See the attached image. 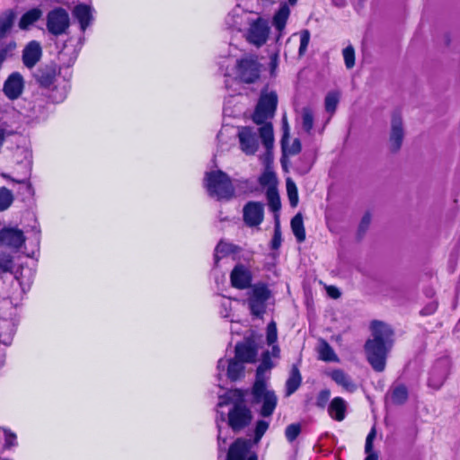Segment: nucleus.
Wrapping results in <instances>:
<instances>
[{
	"mask_svg": "<svg viewBox=\"0 0 460 460\" xmlns=\"http://www.w3.org/2000/svg\"><path fill=\"white\" fill-rule=\"evenodd\" d=\"M205 186L210 197L217 200H229L234 196V188L229 176L222 172H209L206 173Z\"/></svg>",
	"mask_w": 460,
	"mask_h": 460,
	"instance_id": "nucleus-6",
	"label": "nucleus"
},
{
	"mask_svg": "<svg viewBox=\"0 0 460 460\" xmlns=\"http://www.w3.org/2000/svg\"><path fill=\"white\" fill-rule=\"evenodd\" d=\"M329 376L347 392L353 393L357 389V385L353 382L351 376L341 369L332 370L329 373Z\"/></svg>",
	"mask_w": 460,
	"mask_h": 460,
	"instance_id": "nucleus-22",
	"label": "nucleus"
},
{
	"mask_svg": "<svg viewBox=\"0 0 460 460\" xmlns=\"http://www.w3.org/2000/svg\"><path fill=\"white\" fill-rule=\"evenodd\" d=\"M302 127L304 130L309 134L314 127L313 111L308 107H305L302 110Z\"/></svg>",
	"mask_w": 460,
	"mask_h": 460,
	"instance_id": "nucleus-38",
	"label": "nucleus"
},
{
	"mask_svg": "<svg viewBox=\"0 0 460 460\" xmlns=\"http://www.w3.org/2000/svg\"><path fill=\"white\" fill-rule=\"evenodd\" d=\"M248 393V391L243 392L239 389L231 390L225 397H220L217 403V407H223L227 403L233 404L227 414V423L235 433L244 429L252 420V412L244 404V398Z\"/></svg>",
	"mask_w": 460,
	"mask_h": 460,
	"instance_id": "nucleus-3",
	"label": "nucleus"
},
{
	"mask_svg": "<svg viewBox=\"0 0 460 460\" xmlns=\"http://www.w3.org/2000/svg\"><path fill=\"white\" fill-rule=\"evenodd\" d=\"M403 138L404 128L402 117L398 113H394L389 136L390 150L394 153L398 152L402 145Z\"/></svg>",
	"mask_w": 460,
	"mask_h": 460,
	"instance_id": "nucleus-15",
	"label": "nucleus"
},
{
	"mask_svg": "<svg viewBox=\"0 0 460 460\" xmlns=\"http://www.w3.org/2000/svg\"><path fill=\"white\" fill-rule=\"evenodd\" d=\"M309 41H310L309 31L308 30L302 31L301 34H300V46H299V49H298L299 56H303L305 53L307 47L309 45Z\"/></svg>",
	"mask_w": 460,
	"mask_h": 460,
	"instance_id": "nucleus-48",
	"label": "nucleus"
},
{
	"mask_svg": "<svg viewBox=\"0 0 460 460\" xmlns=\"http://www.w3.org/2000/svg\"><path fill=\"white\" fill-rule=\"evenodd\" d=\"M13 267V257L11 254L0 252V277L4 273H12Z\"/></svg>",
	"mask_w": 460,
	"mask_h": 460,
	"instance_id": "nucleus-36",
	"label": "nucleus"
},
{
	"mask_svg": "<svg viewBox=\"0 0 460 460\" xmlns=\"http://www.w3.org/2000/svg\"><path fill=\"white\" fill-rule=\"evenodd\" d=\"M43 14V12L41 9L35 7L32 9H30L26 13L22 14L19 21V28L21 30H28L30 26L34 24L37 21H39Z\"/></svg>",
	"mask_w": 460,
	"mask_h": 460,
	"instance_id": "nucleus-24",
	"label": "nucleus"
},
{
	"mask_svg": "<svg viewBox=\"0 0 460 460\" xmlns=\"http://www.w3.org/2000/svg\"><path fill=\"white\" fill-rule=\"evenodd\" d=\"M218 413H219V417H217L216 422H217V426L218 429V436H217L218 447H219V448H221V442L226 443V438H222L220 422H224L226 420V417H225L224 412H218Z\"/></svg>",
	"mask_w": 460,
	"mask_h": 460,
	"instance_id": "nucleus-51",
	"label": "nucleus"
},
{
	"mask_svg": "<svg viewBox=\"0 0 460 460\" xmlns=\"http://www.w3.org/2000/svg\"><path fill=\"white\" fill-rule=\"evenodd\" d=\"M60 67L55 63L45 64L39 66L33 74V77L41 88L49 89L54 85Z\"/></svg>",
	"mask_w": 460,
	"mask_h": 460,
	"instance_id": "nucleus-11",
	"label": "nucleus"
},
{
	"mask_svg": "<svg viewBox=\"0 0 460 460\" xmlns=\"http://www.w3.org/2000/svg\"><path fill=\"white\" fill-rule=\"evenodd\" d=\"M330 397L331 391L329 389L321 390L317 394L315 405L320 409H324L330 400Z\"/></svg>",
	"mask_w": 460,
	"mask_h": 460,
	"instance_id": "nucleus-46",
	"label": "nucleus"
},
{
	"mask_svg": "<svg viewBox=\"0 0 460 460\" xmlns=\"http://www.w3.org/2000/svg\"><path fill=\"white\" fill-rule=\"evenodd\" d=\"M259 183L265 187H276V174L270 168H266V170L262 172V174L259 178Z\"/></svg>",
	"mask_w": 460,
	"mask_h": 460,
	"instance_id": "nucleus-42",
	"label": "nucleus"
},
{
	"mask_svg": "<svg viewBox=\"0 0 460 460\" xmlns=\"http://www.w3.org/2000/svg\"><path fill=\"white\" fill-rule=\"evenodd\" d=\"M277 65H278V56L275 54L270 57L271 70H274L277 67Z\"/></svg>",
	"mask_w": 460,
	"mask_h": 460,
	"instance_id": "nucleus-60",
	"label": "nucleus"
},
{
	"mask_svg": "<svg viewBox=\"0 0 460 460\" xmlns=\"http://www.w3.org/2000/svg\"><path fill=\"white\" fill-rule=\"evenodd\" d=\"M250 403L255 407L261 405L259 413L261 417H270L278 404V397L274 391L267 388L266 381L255 380L250 391Z\"/></svg>",
	"mask_w": 460,
	"mask_h": 460,
	"instance_id": "nucleus-5",
	"label": "nucleus"
},
{
	"mask_svg": "<svg viewBox=\"0 0 460 460\" xmlns=\"http://www.w3.org/2000/svg\"><path fill=\"white\" fill-rule=\"evenodd\" d=\"M339 102V93L335 92L328 93L324 99V106L327 112L333 114Z\"/></svg>",
	"mask_w": 460,
	"mask_h": 460,
	"instance_id": "nucleus-41",
	"label": "nucleus"
},
{
	"mask_svg": "<svg viewBox=\"0 0 460 460\" xmlns=\"http://www.w3.org/2000/svg\"><path fill=\"white\" fill-rule=\"evenodd\" d=\"M286 187L290 206L295 208L298 204V193L296 185L291 179H288Z\"/></svg>",
	"mask_w": 460,
	"mask_h": 460,
	"instance_id": "nucleus-39",
	"label": "nucleus"
},
{
	"mask_svg": "<svg viewBox=\"0 0 460 460\" xmlns=\"http://www.w3.org/2000/svg\"><path fill=\"white\" fill-rule=\"evenodd\" d=\"M15 156L17 158L22 156L25 161H31V154L25 148H17L15 151Z\"/></svg>",
	"mask_w": 460,
	"mask_h": 460,
	"instance_id": "nucleus-54",
	"label": "nucleus"
},
{
	"mask_svg": "<svg viewBox=\"0 0 460 460\" xmlns=\"http://www.w3.org/2000/svg\"><path fill=\"white\" fill-rule=\"evenodd\" d=\"M13 202V195L5 187L0 188V212L6 210Z\"/></svg>",
	"mask_w": 460,
	"mask_h": 460,
	"instance_id": "nucleus-37",
	"label": "nucleus"
},
{
	"mask_svg": "<svg viewBox=\"0 0 460 460\" xmlns=\"http://www.w3.org/2000/svg\"><path fill=\"white\" fill-rule=\"evenodd\" d=\"M47 30L54 36L66 33L70 26L69 14L62 7H56L47 14Z\"/></svg>",
	"mask_w": 460,
	"mask_h": 460,
	"instance_id": "nucleus-8",
	"label": "nucleus"
},
{
	"mask_svg": "<svg viewBox=\"0 0 460 460\" xmlns=\"http://www.w3.org/2000/svg\"><path fill=\"white\" fill-rule=\"evenodd\" d=\"M282 242L281 237V230H280V223L279 217H275V225H274V234L271 240V249L277 250L280 247Z\"/></svg>",
	"mask_w": 460,
	"mask_h": 460,
	"instance_id": "nucleus-43",
	"label": "nucleus"
},
{
	"mask_svg": "<svg viewBox=\"0 0 460 460\" xmlns=\"http://www.w3.org/2000/svg\"><path fill=\"white\" fill-rule=\"evenodd\" d=\"M2 244L18 250L25 243V236L22 230L16 228H4L0 231Z\"/></svg>",
	"mask_w": 460,
	"mask_h": 460,
	"instance_id": "nucleus-17",
	"label": "nucleus"
},
{
	"mask_svg": "<svg viewBox=\"0 0 460 460\" xmlns=\"http://www.w3.org/2000/svg\"><path fill=\"white\" fill-rule=\"evenodd\" d=\"M279 353H280L279 347L274 343L272 345V351H271L272 356L275 357V358H279Z\"/></svg>",
	"mask_w": 460,
	"mask_h": 460,
	"instance_id": "nucleus-61",
	"label": "nucleus"
},
{
	"mask_svg": "<svg viewBox=\"0 0 460 460\" xmlns=\"http://www.w3.org/2000/svg\"><path fill=\"white\" fill-rule=\"evenodd\" d=\"M348 402L341 397H334L329 406L328 413L336 421H342L346 418Z\"/></svg>",
	"mask_w": 460,
	"mask_h": 460,
	"instance_id": "nucleus-21",
	"label": "nucleus"
},
{
	"mask_svg": "<svg viewBox=\"0 0 460 460\" xmlns=\"http://www.w3.org/2000/svg\"><path fill=\"white\" fill-rule=\"evenodd\" d=\"M278 339L277 325L275 322H270L267 326L266 340L268 345H273Z\"/></svg>",
	"mask_w": 460,
	"mask_h": 460,
	"instance_id": "nucleus-47",
	"label": "nucleus"
},
{
	"mask_svg": "<svg viewBox=\"0 0 460 460\" xmlns=\"http://www.w3.org/2000/svg\"><path fill=\"white\" fill-rule=\"evenodd\" d=\"M343 58L347 68H352L355 65V50L352 46H348L343 49Z\"/></svg>",
	"mask_w": 460,
	"mask_h": 460,
	"instance_id": "nucleus-45",
	"label": "nucleus"
},
{
	"mask_svg": "<svg viewBox=\"0 0 460 460\" xmlns=\"http://www.w3.org/2000/svg\"><path fill=\"white\" fill-rule=\"evenodd\" d=\"M450 363L446 358L436 361L429 373L428 380L429 386L439 389L446 381L449 372Z\"/></svg>",
	"mask_w": 460,
	"mask_h": 460,
	"instance_id": "nucleus-13",
	"label": "nucleus"
},
{
	"mask_svg": "<svg viewBox=\"0 0 460 460\" xmlns=\"http://www.w3.org/2000/svg\"><path fill=\"white\" fill-rule=\"evenodd\" d=\"M269 426V421L259 420L255 425L253 440L237 438L229 447L227 460H257V454L252 451V447L261 441Z\"/></svg>",
	"mask_w": 460,
	"mask_h": 460,
	"instance_id": "nucleus-4",
	"label": "nucleus"
},
{
	"mask_svg": "<svg viewBox=\"0 0 460 460\" xmlns=\"http://www.w3.org/2000/svg\"><path fill=\"white\" fill-rule=\"evenodd\" d=\"M376 438V429L373 428L366 438L365 452H370L373 450V441Z\"/></svg>",
	"mask_w": 460,
	"mask_h": 460,
	"instance_id": "nucleus-53",
	"label": "nucleus"
},
{
	"mask_svg": "<svg viewBox=\"0 0 460 460\" xmlns=\"http://www.w3.org/2000/svg\"><path fill=\"white\" fill-rule=\"evenodd\" d=\"M290 10L287 4H282L273 16V25L279 31H282L289 17Z\"/></svg>",
	"mask_w": 460,
	"mask_h": 460,
	"instance_id": "nucleus-27",
	"label": "nucleus"
},
{
	"mask_svg": "<svg viewBox=\"0 0 460 460\" xmlns=\"http://www.w3.org/2000/svg\"><path fill=\"white\" fill-rule=\"evenodd\" d=\"M73 15L80 23L81 30L84 31L93 19L91 7L86 4H77L73 10Z\"/></svg>",
	"mask_w": 460,
	"mask_h": 460,
	"instance_id": "nucleus-23",
	"label": "nucleus"
},
{
	"mask_svg": "<svg viewBox=\"0 0 460 460\" xmlns=\"http://www.w3.org/2000/svg\"><path fill=\"white\" fill-rule=\"evenodd\" d=\"M272 367L273 364L270 359V353L267 350L262 354L261 362L257 367L255 380L266 381L264 374Z\"/></svg>",
	"mask_w": 460,
	"mask_h": 460,
	"instance_id": "nucleus-33",
	"label": "nucleus"
},
{
	"mask_svg": "<svg viewBox=\"0 0 460 460\" xmlns=\"http://www.w3.org/2000/svg\"><path fill=\"white\" fill-rule=\"evenodd\" d=\"M288 1L289 4H291V5H295L297 2V0H288Z\"/></svg>",
	"mask_w": 460,
	"mask_h": 460,
	"instance_id": "nucleus-63",
	"label": "nucleus"
},
{
	"mask_svg": "<svg viewBox=\"0 0 460 460\" xmlns=\"http://www.w3.org/2000/svg\"><path fill=\"white\" fill-rule=\"evenodd\" d=\"M391 401L394 404L402 405L408 400V389L404 385H396L391 388Z\"/></svg>",
	"mask_w": 460,
	"mask_h": 460,
	"instance_id": "nucleus-29",
	"label": "nucleus"
},
{
	"mask_svg": "<svg viewBox=\"0 0 460 460\" xmlns=\"http://www.w3.org/2000/svg\"><path fill=\"white\" fill-rule=\"evenodd\" d=\"M327 293L332 298H339L341 296L340 290L337 288L332 287V286H331L327 288Z\"/></svg>",
	"mask_w": 460,
	"mask_h": 460,
	"instance_id": "nucleus-55",
	"label": "nucleus"
},
{
	"mask_svg": "<svg viewBox=\"0 0 460 460\" xmlns=\"http://www.w3.org/2000/svg\"><path fill=\"white\" fill-rule=\"evenodd\" d=\"M302 377L299 369L296 367H293L290 372L289 377L286 382V394L287 396L294 394L300 386Z\"/></svg>",
	"mask_w": 460,
	"mask_h": 460,
	"instance_id": "nucleus-26",
	"label": "nucleus"
},
{
	"mask_svg": "<svg viewBox=\"0 0 460 460\" xmlns=\"http://www.w3.org/2000/svg\"><path fill=\"white\" fill-rule=\"evenodd\" d=\"M236 251L237 247L235 245L220 241L215 249V264L217 265L221 257L234 253Z\"/></svg>",
	"mask_w": 460,
	"mask_h": 460,
	"instance_id": "nucleus-32",
	"label": "nucleus"
},
{
	"mask_svg": "<svg viewBox=\"0 0 460 460\" xmlns=\"http://www.w3.org/2000/svg\"><path fill=\"white\" fill-rule=\"evenodd\" d=\"M270 294V290L264 283H257L251 287L247 301L252 314L259 317L265 313L266 302Z\"/></svg>",
	"mask_w": 460,
	"mask_h": 460,
	"instance_id": "nucleus-7",
	"label": "nucleus"
},
{
	"mask_svg": "<svg viewBox=\"0 0 460 460\" xmlns=\"http://www.w3.org/2000/svg\"><path fill=\"white\" fill-rule=\"evenodd\" d=\"M288 137V133L285 132L281 140L283 153L285 155H295L301 151V142L298 138L293 140L292 144L288 146H286V139Z\"/></svg>",
	"mask_w": 460,
	"mask_h": 460,
	"instance_id": "nucleus-35",
	"label": "nucleus"
},
{
	"mask_svg": "<svg viewBox=\"0 0 460 460\" xmlns=\"http://www.w3.org/2000/svg\"><path fill=\"white\" fill-rule=\"evenodd\" d=\"M234 14H229L226 19V22L232 27H238L240 23L236 20H234Z\"/></svg>",
	"mask_w": 460,
	"mask_h": 460,
	"instance_id": "nucleus-56",
	"label": "nucleus"
},
{
	"mask_svg": "<svg viewBox=\"0 0 460 460\" xmlns=\"http://www.w3.org/2000/svg\"><path fill=\"white\" fill-rule=\"evenodd\" d=\"M76 58L77 55L74 49L69 51L64 48L58 53V60L67 67L71 66L75 63Z\"/></svg>",
	"mask_w": 460,
	"mask_h": 460,
	"instance_id": "nucleus-40",
	"label": "nucleus"
},
{
	"mask_svg": "<svg viewBox=\"0 0 460 460\" xmlns=\"http://www.w3.org/2000/svg\"><path fill=\"white\" fill-rule=\"evenodd\" d=\"M277 105L278 96L275 92L262 93L252 115V120L256 124L261 125L259 128L260 137L266 149L267 156L270 154L274 145L273 127L267 120L274 117Z\"/></svg>",
	"mask_w": 460,
	"mask_h": 460,
	"instance_id": "nucleus-2",
	"label": "nucleus"
},
{
	"mask_svg": "<svg viewBox=\"0 0 460 460\" xmlns=\"http://www.w3.org/2000/svg\"><path fill=\"white\" fill-rule=\"evenodd\" d=\"M435 310H436V305H429L428 307L424 308V309L421 311V314H432Z\"/></svg>",
	"mask_w": 460,
	"mask_h": 460,
	"instance_id": "nucleus-59",
	"label": "nucleus"
},
{
	"mask_svg": "<svg viewBox=\"0 0 460 460\" xmlns=\"http://www.w3.org/2000/svg\"><path fill=\"white\" fill-rule=\"evenodd\" d=\"M270 25L267 20L259 17L250 22L246 32V40L257 48L263 46L269 38Z\"/></svg>",
	"mask_w": 460,
	"mask_h": 460,
	"instance_id": "nucleus-10",
	"label": "nucleus"
},
{
	"mask_svg": "<svg viewBox=\"0 0 460 460\" xmlns=\"http://www.w3.org/2000/svg\"><path fill=\"white\" fill-rule=\"evenodd\" d=\"M42 49L40 42L36 40L30 41L22 51V62L28 68H32L40 60Z\"/></svg>",
	"mask_w": 460,
	"mask_h": 460,
	"instance_id": "nucleus-18",
	"label": "nucleus"
},
{
	"mask_svg": "<svg viewBox=\"0 0 460 460\" xmlns=\"http://www.w3.org/2000/svg\"><path fill=\"white\" fill-rule=\"evenodd\" d=\"M243 222L250 227L258 226L264 218V205L259 201H249L243 208Z\"/></svg>",
	"mask_w": 460,
	"mask_h": 460,
	"instance_id": "nucleus-14",
	"label": "nucleus"
},
{
	"mask_svg": "<svg viewBox=\"0 0 460 460\" xmlns=\"http://www.w3.org/2000/svg\"><path fill=\"white\" fill-rule=\"evenodd\" d=\"M337 5H343L344 2L341 1V3H335Z\"/></svg>",
	"mask_w": 460,
	"mask_h": 460,
	"instance_id": "nucleus-64",
	"label": "nucleus"
},
{
	"mask_svg": "<svg viewBox=\"0 0 460 460\" xmlns=\"http://www.w3.org/2000/svg\"><path fill=\"white\" fill-rule=\"evenodd\" d=\"M319 358L320 359L326 362H336L339 360L337 355L335 354L333 349L331 345L324 340H321L319 343Z\"/></svg>",
	"mask_w": 460,
	"mask_h": 460,
	"instance_id": "nucleus-30",
	"label": "nucleus"
},
{
	"mask_svg": "<svg viewBox=\"0 0 460 460\" xmlns=\"http://www.w3.org/2000/svg\"><path fill=\"white\" fill-rule=\"evenodd\" d=\"M370 222H371V216L369 213H366L360 223H359V226H358V234H364L367 230L368 229V226L370 225Z\"/></svg>",
	"mask_w": 460,
	"mask_h": 460,
	"instance_id": "nucleus-50",
	"label": "nucleus"
},
{
	"mask_svg": "<svg viewBox=\"0 0 460 460\" xmlns=\"http://www.w3.org/2000/svg\"><path fill=\"white\" fill-rule=\"evenodd\" d=\"M266 197L270 210L278 212L281 208V202L277 188L269 187L266 191Z\"/></svg>",
	"mask_w": 460,
	"mask_h": 460,
	"instance_id": "nucleus-34",
	"label": "nucleus"
},
{
	"mask_svg": "<svg viewBox=\"0 0 460 460\" xmlns=\"http://www.w3.org/2000/svg\"><path fill=\"white\" fill-rule=\"evenodd\" d=\"M259 128L255 130L251 127H243L238 131L240 147L246 155H253L259 147Z\"/></svg>",
	"mask_w": 460,
	"mask_h": 460,
	"instance_id": "nucleus-12",
	"label": "nucleus"
},
{
	"mask_svg": "<svg viewBox=\"0 0 460 460\" xmlns=\"http://www.w3.org/2000/svg\"><path fill=\"white\" fill-rule=\"evenodd\" d=\"M301 426L299 423L288 425L285 430V436L289 442H293L300 434Z\"/></svg>",
	"mask_w": 460,
	"mask_h": 460,
	"instance_id": "nucleus-44",
	"label": "nucleus"
},
{
	"mask_svg": "<svg viewBox=\"0 0 460 460\" xmlns=\"http://www.w3.org/2000/svg\"><path fill=\"white\" fill-rule=\"evenodd\" d=\"M231 284L238 289H245L251 286V271L243 264H237L230 274Z\"/></svg>",
	"mask_w": 460,
	"mask_h": 460,
	"instance_id": "nucleus-16",
	"label": "nucleus"
},
{
	"mask_svg": "<svg viewBox=\"0 0 460 460\" xmlns=\"http://www.w3.org/2000/svg\"><path fill=\"white\" fill-rule=\"evenodd\" d=\"M228 361L229 360H225L224 358H220L217 362V368L219 371L221 370H224L226 366L228 367Z\"/></svg>",
	"mask_w": 460,
	"mask_h": 460,
	"instance_id": "nucleus-58",
	"label": "nucleus"
},
{
	"mask_svg": "<svg viewBox=\"0 0 460 460\" xmlns=\"http://www.w3.org/2000/svg\"><path fill=\"white\" fill-rule=\"evenodd\" d=\"M367 454V456L365 460H378V455L374 450H371L370 452H365Z\"/></svg>",
	"mask_w": 460,
	"mask_h": 460,
	"instance_id": "nucleus-57",
	"label": "nucleus"
},
{
	"mask_svg": "<svg viewBox=\"0 0 460 460\" xmlns=\"http://www.w3.org/2000/svg\"><path fill=\"white\" fill-rule=\"evenodd\" d=\"M23 90V79L19 73H13L4 84V93L10 100L20 97Z\"/></svg>",
	"mask_w": 460,
	"mask_h": 460,
	"instance_id": "nucleus-19",
	"label": "nucleus"
},
{
	"mask_svg": "<svg viewBox=\"0 0 460 460\" xmlns=\"http://www.w3.org/2000/svg\"><path fill=\"white\" fill-rule=\"evenodd\" d=\"M261 67L256 57H246L237 60L236 74L243 83L253 84L260 78Z\"/></svg>",
	"mask_w": 460,
	"mask_h": 460,
	"instance_id": "nucleus-9",
	"label": "nucleus"
},
{
	"mask_svg": "<svg viewBox=\"0 0 460 460\" xmlns=\"http://www.w3.org/2000/svg\"><path fill=\"white\" fill-rule=\"evenodd\" d=\"M257 357L256 347L250 342L237 343L235 346V358L243 363H252Z\"/></svg>",
	"mask_w": 460,
	"mask_h": 460,
	"instance_id": "nucleus-20",
	"label": "nucleus"
},
{
	"mask_svg": "<svg viewBox=\"0 0 460 460\" xmlns=\"http://www.w3.org/2000/svg\"><path fill=\"white\" fill-rule=\"evenodd\" d=\"M372 338L364 346L366 358L376 372H383L389 351L393 347L394 332L389 325L380 321L371 323Z\"/></svg>",
	"mask_w": 460,
	"mask_h": 460,
	"instance_id": "nucleus-1",
	"label": "nucleus"
},
{
	"mask_svg": "<svg viewBox=\"0 0 460 460\" xmlns=\"http://www.w3.org/2000/svg\"><path fill=\"white\" fill-rule=\"evenodd\" d=\"M290 226H291L292 232L296 238V241L298 243L304 242L305 239V230L303 217H302L301 213H297L291 219Z\"/></svg>",
	"mask_w": 460,
	"mask_h": 460,
	"instance_id": "nucleus-28",
	"label": "nucleus"
},
{
	"mask_svg": "<svg viewBox=\"0 0 460 460\" xmlns=\"http://www.w3.org/2000/svg\"><path fill=\"white\" fill-rule=\"evenodd\" d=\"M2 176H3L4 178H5V179H8V180L12 181H14V182H17V183H20V184H24V185H25V189H26L27 192H28V193H30V194H31V193H32V191H33V190H32V186H31V182H30L28 180H26V179H24V180H15V179H13V178H11V177H10L8 174H6V173H3V174H2Z\"/></svg>",
	"mask_w": 460,
	"mask_h": 460,
	"instance_id": "nucleus-52",
	"label": "nucleus"
},
{
	"mask_svg": "<svg viewBox=\"0 0 460 460\" xmlns=\"http://www.w3.org/2000/svg\"><path fill=\"white\" fill-rule=\"evenodd\" d=\"M244 371L243 363L238 359L232 358L228 361V367H227V377L232 380L235 381L239 379L243 375Z\"/></svg>",
	"mask_w": 460,
	"mask_h": 460,
	"instance_id": "nucleus-31",
	"label": "nucleus"
},
{
	"mask_svg": "<svg viewBox=\"0 0 460 460\" xmlns=\"http://www.w3.org/2000/svg\"><path fill=\"white\" fill-rule=\"evenodd\" d=\"M66 91L64 90V92L62 93H60L58 97H54V101L57 102H62L66 98Z\"/></svg>",
	"mask_w": 460,
	"mask_h": 460,
	"instance_id": "nucleus-62",
	"label": "nucleus"
},
{
	"mask_svg": "<svg viewBox=\"0 0 460 460\" xmlns=\"http://www.w3.org/2000/svg\"><path fill=\"white\" fill-rule=\"evenodd\" d=\"M4 447L10 448L16 445V435L8 429H4Z\"/></svg>",
	"mask_w": 460,
	"mask_h": 460,
	"instance_id": "nucleus-49",
	"label": "nucleus"
},
{
	"mask_svg": "<svg viewBox=\"0 0 460 460\" xmlns=\"http://www.w3.org/2000/svg\"><path fill=\"white\" fill-rule=\"evenodd\" d=\"M15 20V13L6 10L0 14V40L4 39L12 30Z\"/></svg>",
	"mask_w": 460,
	"mask_h": 460,
	"instance_id": "nucleus-25",
	"label": "nucleus"
}]
</instances>
